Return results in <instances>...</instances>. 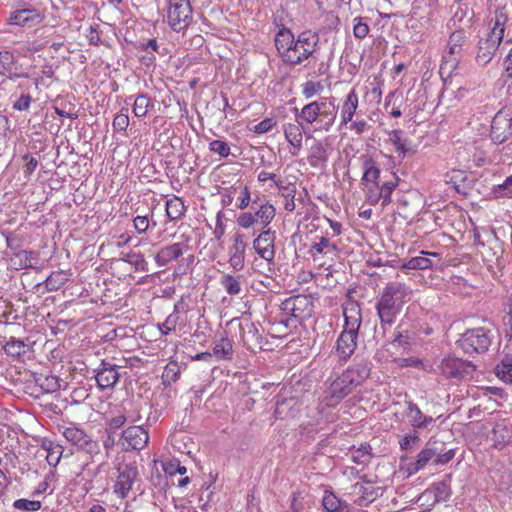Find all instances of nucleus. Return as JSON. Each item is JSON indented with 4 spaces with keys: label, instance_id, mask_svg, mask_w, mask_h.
<instances>
[{
    "label": "nucleus",
    "instance_id": "nucleus-47",
    "mask_svg": "<svg viewBox=\"0 0 512 512\" xmlns=\"http://www.w3.org/2000/svg\"><path fill=\"white\" fill-rule=\"evenodd\" d=\"M351 459L356 464H366L370 460V446L362 444L358 448L351 450Z\"/></svg>",
    "mask_w": 512,
    "mask_h": 512
},
{
    "label": "nucleus",
    "instance_id": "nucleus-37",
    "mask_svg": "<svg viewBox=\"0 0 512 512\" xmlns=\"http://www.w3.org/2000/svg\"><path fill=\"white\" fill-rule=\"evenodd\" d=\"M220 284L227 294L231 296L239 295L242 291V276L223 274L220 278Z\"/></svg>",
    "mask_w": 512,
    "mask_h": 512
},
{
    "label": "nucleus",
    "instance_id": "nucleus-39",
    "mask_svg": "<svg viewBox=\"0 0 512 512\" xmlns=\"http://www.w3.org/2000/svg\"><path fill=\"white\" fill-rule=\"evenodd\" d=\"M328 154L325 146L320 142L316 141L310 147L308 161L312 167H317L320 164L327 161Z\"/></svg>",
    "mask_w": 512,
    "mask_h": 512
},
{
    "label": "nucleus",
    "instance_id": "nucleus-49",
    "mask_svg": "<svg viewBox=\"0 0 512 512\" xmlns=\"http://www.w3.org/2000/svg\"><path fill=\"white\" fill-rule=\"evenodd\" d=\"M180 376V370L176 362L168 363L163 371L162 379L165 385L175 383Z\"/></svg>",
    "mask_w": 512,
    "mask_h": 512
},
{
    "label": "nucleus",
    "instance_id": "nucleus-60",
    "mask_svg": "<svg viewBox=\"0 0 512 512\" xmlns=\"http://www.w3.org/2000/svg\"><path fill=\"white\" fill-rule=\"evenodd\" d=\"M13 507L25 511H38L41 508V502L37 500L18 499L14 501Z\"/></svg>",
    "mask_w": 512,
    "mask_h": 512
},
{
    "label": "nucleus",
    "instance_id": "nucleus-41",
    "mask_svg": "<svg viewBox=\"0 0 512 512\" xmlns=\"http://www.w3.org/2000/svg\"><path fill=\"white\" fill-rule=\"evenodd\" d=\"M153 105V101L147 94H140L134 100L133 113L136 117H145Z\"/></svg>",
    "mask_w": 512,
    "mask_h": 512
},
{
    "label": "nucleus",
    "instance_id": "nucleus-42",
    "mask_svg": "<svg viewBox=\"0 0 512 512\" xmlns=\"http://www.w3.org/2000/svg\"><path fill=\"white\" fill-rule=\"evenodd\" d=\"M322 504L328 512H347L348 510L347 504L342 503L332 492H325Z\"/></svg>",
    "mask_w": 512,
    "mask_h": 512
},
{
    "label": "nucleus",
    "instance_id": "nucleus-30",
    "mask_svg": "<svg viewBox=\"0 0 512 512\" xmlns=\"http://www.w3.org/2000/svg\"><path fill=\"white\" fill-rule=\"evenodd\" d=\"M436 444L437 442L429 441L418 453L416 461L413 464L415 472L424 469L426 465L430 462H432L435 465Z\"/></svg>",
    "mask_w": 512,
    "mask_h": 512
},
{
    "label": "nucleus",
    "instance_id": "nucleus-29",
    "mask_svg": "<svg viewBox=\"0 0 512 512\" xmlns=\"http://www.w3.org/2000/svg\"><path fill=\"white\" fill-rule=\"evenodd\" d=\"M389 141L393 144L398 157L405 158L411 151V141L404 137V132L394 129L388 133Z\"/></svg>",
    "mask_w": 512,
    "mask_h": 512
},
{
    "label": "nucleus",
    "instance_id": "nucleus-12",
    "mask_svg": "<svg viewBox=\"0 0 512 512\" xmlns=\"http://www.w3.org/2000/svg\"><path fill=\"white\" fill-rule=\"evenodd\" d=\"M512 135V109L499 110L491 123V139L498 144L503 143Z\"/></svg>",
    "mask_w": 512,
    "mask_h": 512
},
{
    "label": "nucleus",
    "instance_id": "nucleus-26",
    "mask_svg": "<svg viewBox=\"0 0 512 512\" xmlns=\"http://www.w3.org/2000/svg\"><path fill=\"white\" fill-rule=\"evenodd\" d=\"M359 106V98L355 90L352 89L343 100L340 111V125L347 126L356 114Z\"/></svg>",
    "mask_w": 512,
    "mask_h": 512
},
{
    "label": "nucleus",
    "instance_id": "nucleus-48",
    "mask_svg": "<svg viewBox=\"0 0 512 512\" xmlns=\"http://www.w3.org/2000/svg\"><path fill=\"white\" fill-rule=\"evenodd\" d=\"M492 193L495 198H512V174L503 183L494 186Z\"/></svg>",
    "mask_w": 512,
    "mask_h": 512
},
{
    "label": "nucleus",
    "instance_id": "nucleus-45",
    "mask_svg": "<svg viewBox=\"0 0 512 512\" xmlns=\"http://www.w3.org/2000/svg\"><path fill=\"white\" fill-rule=\"evenodd\" d=\"M466 173L462 170H451L445 175V182L450 184L457 191L461 190L464 182L466 181Z\"/></svg>",
    "mask_w": 512,
    "mask_h": 512
},
{
    "label": "nucleus",
    "instance_id": "nucleus-27",
    "mask_svg": "<svg viewBox=\"0 0 512 512\" xmlns=\"http://www.w3.org/2000/svg\"><path fill=\"white\" fill-rule=\"evenodd\" d=\"M212 356L217 360H230L233 356L232 341L227 337L226 332L212 344Z\"/></svg>",
    "mask_w": 512,
    "mask_h": 512
},
{
    "label": "nucleus",
    "instance_id": "nucleus-6",
    "mask_svg": "<svg viewBox=\"0 0 512 512\" xmlns=\"http://www.w3.org/2000/svg\"><path fill=\"white\" fill-rule=\"evenodd\" d=\"M325 384L326 388L319 397V408L321 410L324 408L336 407L353 391L342 374L332 380L331 378H328Z\"/></svg>",
    "mask_w": 512,
    "mask_h": 512
},
{
    "label": "nucleus",
    "instance_id": "nucleus-20",
    "mask_svg": "<svg viewBox=\"0 0 512 512\" xmlns=\"http://www.w3.org/2000/svg\"><path fill=\"white\" fill-rule=\"evenodd\" d=\"M148 440V432L141 426L129 427L122 434V445L126 449L140 450L146 446Z\"/></svg>",
    "mask_w": 512,
    "mask_h": 512
},
{
    "label": "nucleus",
    "instance_id": "nucleus-64",
    "mask_svg": "<svg viewBox=\"0 0 512 512\" xmlns=\"http://www.w3.org/2000/svg\"><path fill=\"white\" fill-rule=\"evenodd\" d=\"M505 71L503 74L504 84L508 87L512 86V49L504 59Z\"/></svg>",
    "mask_w": 512,
    "mask_h": 512
},
{
    "label": "nucleus",
    "instance_id": "nucleus-38",
    "mask_svg": "<svg viewBox=\"0 0 512 512\" xmlns=\"http://www.w3.org/2000/svg\"><path fill=\"white\" fill-rule=\"evenodd\" d=\"M186 207L181 198L174 196L166 202V215L171 221L182 218L185 214Z\"/></svg>",
    "mask_w": 512,
    "mask_h": 512
},
{
    "label": "nucleus",
    "instance_id": "nucleus-44",
    "mask_svg": "<svg viewBox=\"0 0 512 512\" xmlns=\"http://www.w3.org/2000/svg\"><path fill=\"white\" fill-rule=\"evenodd\" d=\"M121 260L135 267L136 270L146 271L147 262L142 253L129 252L122 254Z\"/></svg>",
    "mask_w": 512,
    "mask_h": 512
},
{
    "label": "nucleus",
    "instance_id": "nucleus-15",
    "mask_svg": "<svg viewBox=\"0 0 512 512\" xmlns=\"http://www.w3.org/2000/svg\"><path fill=\"white\" fill-rule=\"evenodd\" d=\"M371 364L366 359H355L351 365H349L343 372L342 375L347 380V384L355 390L361 386L370 376Z\"/></svg>",
    "mask_w": 512,
    "mask_h": 512
},
{
    "label": "nucleus",
    "instance_id": "nucleus-61",
    "mask_svg": "<svg viewBox=\"0 0 512 512\" xmlns=\"http://www.w3.org/2000/svg\"><path fill=\"white\" fill-rule=\"evenodd\" d=\"M276 126V120L274 118H265L258 124L254 125L251 129L255 134H264L273 129Z\"/></svg>",
    "mask_w": 512,
    "mask_h": 512
},
{
    "label": "nucleus",
    "instance_id": "nucleus-9",
    "mask_svg": "<svg viewBox=\"0 0 512 512\" xmlns=\"http://www.w3.org/2000/svg\"><path fill=\"white\" fill-rule=\"evenodd\" d=\"M491 339L490 331L480 327L465 332L458 340V345L465 353H482L488 350Z\"/></svg>",
    "mask_w": 512,
    "mask_h": 512
},
{
    "label": "nucleus",
    "instance_id": "nucleus-16",
    "mask_svg": "<svg viewBox=\"0 0 512 512\" xmlns=\"http://www.w3.org/2000/svg\"><path fill=\"white\" fill-rule=\"evenodd\" d=\"M313 307V302L310 297L297 295L287 299L283 303L282 309L285 312L290 313L292 317L304 320L312 315Z\"/></svg>",
    "mask_w": 512,
    "mask_h": 512
},
{
    "label": "nucleus",
    "instance_id": "nucleus-35",
    "mask_svg": "<svg viewBox=\"0 0 512 512\" xmlns=\"http://www.w3.org/2000/svg\"><path fill=\"white\" fill-rule=\"evenodd\" d=\"M420 256L412 257L407 262L404 263V267L411 270H424L428 269L432 266V261L428 258V256L438 257L439 254L437 252H428L421 251Z\"/></svg>",
    "mask_w": 512,
    "mask_h": 512
},
{
    "label": "nucleus",
    "instance_id": "nucleus-18",
    "mask_svg": "<svg viewBox=\"0 0 512 512\" xmlns=\"http://www.w3.org/2000/svg\"><path fill=\"white\" fill-rule=\"evenodd\" d=\"M405 405V416L413 429L429 430L434 425L436 419L425 415L416 403L406 400Z\"/></svg>",
    "mask_w": 512,
    "mask_h": 512
},
{
    "label": "nucleus",
    "instance_id": "nucleus-46",
    "mask_svg": "<svg viewBox=\"0 0 512 512\" xmlns=\"http://www.w3.org/2000/svg\"><path fill=\"white\" fill-rule=\"evenodd\" d=\"M232 245L228 249L229 256L245 255L247 243L241 233H236L232 238Z\"/></svg>",
    "mask_w": 512,
    "mask_h": 512
},
{
    "label": "nucleus",
    "instance_id": "nucleus-8",
    "mask_svg": "<svg viewBox=\"0 0 512 512\" xmlns=\"http://www.w3.org/2000/svg\"><path fill=\"white\" fill-rule=\"evenodd\" d=\"M167 20L172 30L180 32L189 26L192 20V8L189 0H167Z\"/></svg>",
    "mask_w": 512,
    "mask_h": 512
},
{
    "label": "nucleus",
    "instance_id": "nucleus-59",
    "mask_svg": "<svg viewBox=\"0 0 512 512\" xmlns=\"http://www.w3.org/2000/svg\"><path fill=\"white\" fill-rule=\"evenodd\" d=\"M209 150L221 157H228L230 154V146L222 140H213L209 143Z\"/></svg>",
    "mask_w": 512,
    "mask_h": 512
},
{
    "label": "nucleus",
    "instance_id": "nucleus-5",
    "mask_svg": "<svg viewBox=\"0 0 512 512\" xmlns=\"http://www.w3.org/2000/svg\"><path fill=\"white\" fill-rule=\"evenodd\" d=\"M469 44V36L465 30H455L449 35L446 47L442 55L440 70L442 73L452 75L458 68L461 60L466 54Z\"/></svg>",
    "mask_w": 512,
    "mask_h": 512
},
{
    "label": "nucleus",
    "instance_id": "nucleus-19",
    "mask_svg": "<svg viewBox=\"0 0 512 512\" xmlns=\"http://www.w3.org/2000/svg\"><path fill=\"white\" fill-rule=\"evenodd\" d=\"M305 123H300L296 118L295 122H288L282 125V130L286 141L290 144V153L293 156H298L302 149L303 141V126Z\"/></svg>",
    "mask_w": 512,
    "mask_h": 512
},
{
    "label": "nucleus",
    "instance_id": "nucleus-4",
    "mask_svg": "<svg viewBox=\"0 0 512 512\" xmlns=\"http://www.w3.org/2000/svg\"><path fill=\"white\" fill-rule=\"evenodd\" d=\"M410 294V288L404 283L391 282L386 285L376 303L377 314L382 324L394 323L403 305L410 299Z\"/></svg>",
    "mask_w": 512,
    "mask_h": 512
},
{
    "label": "nucleus",
    "instance_id": "nucleus-36",
    "mask_svg": "<svg viewBox=\"0 0 512 512\" xmlns=\"http://www.w3.org/2000/svg\"><path fill=\"white\" fill-rule=\"evenodd\" d=\"M70 273L64 270L53 271L44 281L47 291H57L69 280Z\"/></svg>",
    "mask_w": 512,
    "mask_h": 512
},
{
    "label": "nucleus",
    "instance_id": "nucleus-7",
    "mask_svg": "<svg viewBox=\"0 0 512 512\" xmlns=\"http://www.w3.org/2000/svg\"><path fill=\"white\" fill-rule=\"evenodd\" d=\"M398 186V178L391 175L390 179H379L374 187L368 185L363 188L365 200L368 204L375 206L379 202L383 207L391 203V195Z\"/></svg>",
    "mask_w": 512,
    "mask_h": 512
},
{
    "label": "nucleus",
    "instance_id": "nucleus-55",
    "mask_svg": "<svg viewBox=\"0 0 512 512\" xmlns=\"http://www.w3.org/2000/svg\"><path fill=\"white\" fill-rule=\"evenodd\" d=\"M15 56L8 50L0 51V74L9 72L10 68H13L15 64Z\"/></svg>",
    "mask_w": 512,
    "mask_h": 512
},
{
    "label": "nucleus",
    "instance_id": "nucleus-14",
    "mask_svg": "<svg viewBox=\"0 0 512 512\" xmlns=\"http://www.w3.org/2000/svg\"><path fill=\"white\" fill-rule=\"evenodd\" d=\"M62 435L72 445L86 451L89 454H97L99 452L98 443L92 440L84 430L75 425L64 427L62 430Z\"/></svg>",
    "mask_w": 512,
    "mask_h": 512
},
{
    "label": "nucleus",
    "instance_id": "nucleus-63",
    "mask_svg": "<svg viewBox=\"0 0 512 512\" xmlns=\"http://www.w3.org/2000/svg\"><path fill=\"white\" fill-rule=\"evenodd\" d=\"M113 128L119 132H125L129 126V117L127 113H123V110L118 113L113 120Z\"/></svg>",
    "mask_w": 512,
    "mask_h": 512
},
{
    "label": "nucleus",
    "instance_id": "nucleus-57",
    "mask_svg": "<svg viewBox=\"0 0 512 512\" xmlns=\"http://www.w3.org/2000/svg\"><path fill=\"white\" fill-rule=\"evenodd\" d=\"M178 321L179 316L176 312L168 315L165 321L161 325H159V330L161 334L168 335L170 332L174 331L176 329Z\"/></svg>",
    "mask_w": 512,
    "mask_h": 512
},
{
    "label": "nucleus",
    "instance_id": "nucleus-33",
    "mask_svg": "<svg viewBox=\"0 0 512 512\" xmlns=\"http://www.w3.org/2000/svg\"><path fill=\"white\" fill-rule=\"evenodd\" d=\"M257 224L262 226V229L269 228V224L273 221L276 215V209L274 205L266 202L261 204L259 208L253 214Z\"/></svg>",
    "mask_w": 512,
    "mask_h": 512
},
{
    "label": "nucleus",
    "instance_id": "nucleus-54",
    "mask_svg": "<svg viewBox=\"0 0 512 512\" xmlns=\"http://www.w3.org/2000/svg\"><path fill=\"white\" fill-rule=\"evenodd\" d=\"M454 456L455 452L453 449L444 451L442 449V444H436L435 465H445L450 462Z\"/></svg>",
    "mask_w": 512,
    "mask_h": 512
},
{
    "label": "nucleus",
    "instance_id": "nucleus-31",
    "mask_svg": "<svg viewBox=\"0 0 512 512\" xmlns=\"http://www.w3.org/2000/svg\"><path fill=\"white\" fill-rule=\"evenodd\" d=\"M3 350L13 359L20 360L29 352V346L23 340L10 337L3 345Z\"/></svg>",
    "mask_w": 512,
    "mask_h": 512
},
{
    "label": "nucleus",
    "instance_id": "nucleus-56",
    "mask_svg": "<svg viewBox=\"0 0 512 512\" xmlns=\"http://www.w3.org/2000/svg\"><path fill=\"white\" fill-rule=\"evenodd\" d=\"M133 226L138 234L146 233L151 227V221L148 216H136L133 219ZM156 226V222H152V227Z\"/></svg>",
    "mask_w": 512,
    "mask_h": 512
},
{
    "label": "nucleus",
    "instance_id": "nucleus-3",
    "mask_svg": "<svg viewBox=\"0 0 512 512\" xmlns=\"http://www.w3.org/2000/svg\"><path fill=\"white\" fill-rule=\"evenodd\" d=\"M344 326L337 338L335 352L339 359L347 361L355 352L359 328L362 323L361 309L357 303H349L343 309Z\"/></svg>",
    "mask_w": 512,
    "mask_h": 512
},
{
    "label": "nucleus",
    "instance_id": "nucleus-17",
    "mask_svg": "<svg viewBox=\"0 0 512 512\" xmlns=\"http://www.w3.org/2000/svg\"><path fill=\"white\" fill-rule=\"evenodd\" d=\"M275 232L271 228L261 229L260 234L253 240V249L267 262H272L275 257Z\"/></svg>",
    "mask_w": 512,
    "mask_h": 512
},
{
    "label": "nucleus",
    "instance_id": "nucleus-28",
    "mask_svg": "<svg viewBox=\"0 0 512 512\" xmlns=\"http://www.w3.org/2000/svg\"><path fill=\"white\" fill-rule=\"evenodd\" d=\"M338 251L335 243L331 242L327 236H321L312 243L309 254L316 259V256L320 254L336 256Z\"/></svg>",
    "mask_w": 512,
    "mask_h": 512
},
{
    "label": "nucleus",
    "instance_id": "nucleus-25",
    "mask_svg": "<svg viewBox=\"0 0 512 512\" xmlns=\"http://www.w3.org/2000/svg\"><path fill=\"white\" fill-rule=\"evenodd\" d=\"M362 171L363 175L361 178L362 187H366L368 185L374 187V183L381 179L380 177V166L379 164L370 156H364L362 158Z\"/></svg>",
    "mask_w": 512,
    "mask_h": 512
},
{
    "label": "nucleus",
    "instance_id": "nucleus-62",
    "mask_svg": "<svg viewBox=\"0 0 512 512\" xmlns=\"http://www.w3.org/2000/svg\"><path fill=\"white\" fill-rule=\"evenodd\" d=\"M349 124L350 125L346 127L356 135H361L371 128L370 124L365 119L352 120Z\"/></svg>",
    "mask_w": 512,
    "mask_h": 512
},
{
    "label": "nucleus",
    "instance_id": "nucleus-34",
    "mask_svg": "<svg viewBox=\"0 0 512 512\" xmlns=\"http://www.w3.org/2000/svg\"><path fill=\"white\" fill-rule=\"evenodd\" d=\"M41 448L46 451V460L50 466L55 467L63 454L61 445L54 443L51 440L44 439L41 443Z\"/></svg>",
    "mask_w": 512,
    "mask_h": 512
},
{
    "label": "nucleus",
    "instance_id": "nucleus-1",
    "mask_svg": "<svg viewBox=\"0 0 512 512\" xmlns=\"http://www.w3.org/2000/svg\"><path fill=\"white\" fill-rule=\"evenodd\" d=\"M275 46L284 63L292 66L300 65L316 51L319 37L312 31H303L297 38L286 27H282L275 35Z\"/></svg>",
    "mask_w": 512,
    "mask_h": 512
},
{
    "label": "nucleus",
    "instance_id": "nucleus-43",
    "mask_svg": "<svg viewBox=\"0 0 512 512\" xmlns=\"http://www.w3.org/2000/svg\"><path fill=\"white\" fill-rule=\"evenodd\" d=\"M32 253L26 250L15 252L11 258V266L16 270L26 269L32 266Z\"/></svg>",
    "mask_w": 512,
    "mask_h": 512
},
{
    "label": "nucleus",
    "instance_id": "nucleus-53",
    "mask_svg": "<svg viewBox=\"0 0 512 512\" xmlns=\"http://www.w3.org/2000/svg\"><path fill=\"white\" fill-rule=\"evenodd\" d=\"M445 484L444 483H440L438 484L434 490H425L419 497V501H428L430 500L431 498H433V503L435 502H439L440 500L443 499L442 497V494L445 490Z\"/></svg>",
    "mask_w": 512,
    "mask_h": 512
},
{
    "label": "nucleus",
    "instance_id": "nucleus-10",
    "mask_svg": "<svg viewBox=\"0 0 512 512\" xmlns=\"http://www.w3.org/2000/svg\"><path fill=\"white\" fill-rule=\"evenodd\" d=\"M502 39L499 33L486 29L480 31L476 61L482 66L487 65L494 57Z\"/></svg>",
    "mask_w": 512,
    "mask_h": 512
},
{
    "label": "nucleus",
    "instance_id": "nucleus-11",
    "mask_svg": "<svg viewBox=\"0 0 512 512\" xmlns=\"http://www.w3.org/2000/svg\"><path fill=\"white\" fill-rule=\"evenodd\" d=\"M438 369L446 378L460 380L471 376L475 370V366L469 361H464L453 356H447L441 360L438 365Z\"/></svg>",
    "mask_w": 512,
    "mask_h": 512
},
{
    "label": "nucleus",
    "instance_id": "nucleus-58",
    "mask_svg": "<svg viewBox=\"0 0 512 512\" xmlns=\"http://www.w3.org/2000/svg\"><path fill=\"white\" fill-rule=\"evenodd\" d=\"M419 441V435L417 431H411L400 438L399 445L401 450L412 449Z\"/></svg>",
    "mask_w": 512,
    "mask_h": 512
},
{
    "label": "nucleus",
    "instance_id": "nucleus-52",
    "mask_svg": "<svg viewBox=\"0 0 512 512\" xmlns=\"http://www.w3.org/2000/svg\"><path fill=\"white\" fill-rule=\"evenodd\" d=\"M370 28L362 17L353 19V35L357 39H364L369 34Z\"/></svg>",
    "mask_w": 512,
    "mask_h": 512
},
{
    "label": "nucleus",
    "instance_id": "nucleus-13",
    "mask_svg": "<svg viewBox=\"0 0 512 512\" xmlns=\"http://www.w3.org/2000/svg\"><path fill=\"white\" fill-rule=\"evenodd\" d=\"M138 476L136 467L129 464H119L117 467V476L113 485V493L124 499L128 496L133 484Z\"/></svg>",
    "mask_w": 512,
    "mask_h": 512
},
{
    "label": "nucleus",
    "instance_id": "nucleus-21",
    "mask_svg": "<svg viewBox=\"0 0 512 512\" xmlns=\"http://www.w3.org/2000/svg\"><path fill=\"white\" fill-rule=\"evenodd\" d=\"M96 382L101 390L113 388L119 381L116 365L102 361L96 372Z\"/></svg>",
    "mask_w": 512,
    "mask_h": 512
},
{
    "label": "nucleus",
    "instance_id": "nucleus-40",
    "mask_svg": "<svg viewBox=\"0 0 512 512\" xmlns=\"http://www.w3.org/2000/svg\"><path fill=\"white\" fill-rule=\"evenodd\" d=\"M507 19L508 13L505 10V7L496 8L494 12V18L491 19L490 22L491 26L486 28V30L499 33L503 38Z\"/></svg>",
    "mask_w": 512,
    "mask_h": 512
},
{
    "label": "nucleus",
    "instance_id": "nucleus-32",
    "mask_svg": "<svg viewBox=\"0 0 512 512\" xmlns=\"http://www.w3.org/2000/svg\"><path fill=\"white\" fill-rule=\"evenodd\" d=\"M495 375L503 382L512 384V351L504 354L495 367Z\"/></svg>",
    "mask_w": 512,
    "mask_h": 512
},
{
    "label": "nucleus",
    "instance_id": "nucleus-23",
    "mask_svg": "<svg viewBox=\"0 0 512 512\" xmlns=\"http://www.w3.org/2000/svg\"><path fill=\"white\" fill-rule=\"evenodd\" d=\"M42 20L43 16L37 9L25 8L13 12L8 19V23L12 25L31 27L41 23Z\"/></svg>",
    "mask_w": 512,
    "mask_h": 512
},
{
    "label": "nucleus",
    "instance_id": "nucleus-24",
    "mask_svg": "<svg viewBox=\"0 0 512 512\" xmlns=\"http://www.w3.org/2000/svg\"><path fill=\"white\" fill-rule=\"evenodd\" d=\"M491 441L497 449H503L512 442V424L507 420L498 421L491 432Z\"/></svg>",
    "mask_w": 512,
    "mask_h": 512
},
{
    "label": "nucleus",
    "instance_id": "nucleus-22",
    "mask_svg": "<svg viewBox=\"0 0 512 512\" xmlns=\"http://www.w3.org/2000/svg\"><path fill=\"white\" fill-rule=\"evenodd\" d=\"M187 249V245L181 242L164 246L156 253L155 263L158 267L167 266L172 261L180 258Z\"/></svg>",
    "mask_w": 512,
    "mask_h": 512
},
{
    "label": "nucleus",
    "instance_id": "nucleus-50",
    "mask_svg": "<svg viewBox=\"0 0 512 512\" xmlns=\"http://www.w3.org/2000/svg\"><path fill=\"white\" fill-rule=\"evenodd\" d=\"M37 382L45 393H54L60 389L59 379L53 375L40 377Z\"/></svg>",
    "mask_w": 512,
    "mask_h": 512
},
{
    "label": "nucleus",
    "instance_id": "nucleus-2",
    "mask_svg": "<svg viewBox=\"0 0 512 512\" xmlns=\"http://www.w3.org/2000/svg\"><path fill=\"white\" fill-rule=\"evenodd\" d=\"M295 112L300 123L313 126L315 131L328 132L335 123L337 106L334 97H320Z\"/></svg>",
    "mask_w": 512,
    "mask_h": 512
},
{
    "label": "nucleus",
    "instance_id": "nucleus-51",
    "mask_svg": "<svg viewBox=\"0 0 512 512\" xmlns=\"http://www.w3.org/2000/svg\"><path fill=\"white\" fill-rule=\"evenodd\" d=\"M302 95L306 99H311L323 91V85L316 81H307L301 86Z\"/></svg>",
    "mask_w": 512,
    "mask_h": 512
}]
</instances>
